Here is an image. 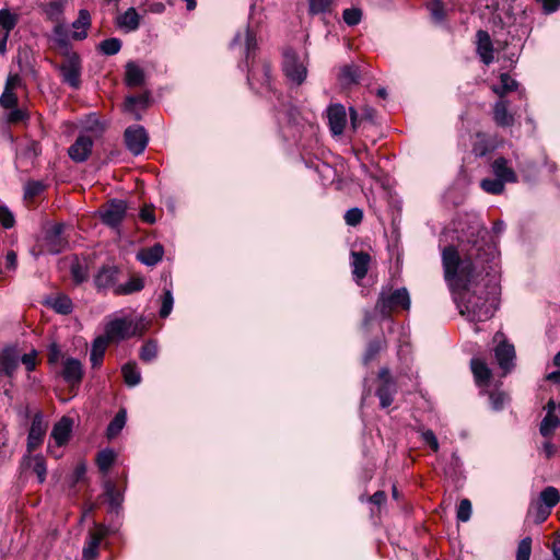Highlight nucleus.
Wrapping results in <instances>:
<instances>
[{
	"mask_svg": "<svg viewBox=\"0 0 560 560\" xmlns=\"http://www.w3.org/2000/svg\"><path fill=\"white\" fill-rule=\"evenodd\" d=\"M307 56H299L294 50L287 49L283 54V72L288 80L301 85L307 77Z\"/></svg>",
	"mask_w": 560,
	"mask_h": 560,
	"instance_id": "3",
	"label": "nucleus"
},
{
	"mask_svg": "<svg viewBox=\"0 0 560 560\" xmlns=\"http://www.w3.org/2000/svg\"><path fill=\"white\" fill-rule=\"evenodd\" d=\"M164 254V248L161 244H155L152 247L144 248L138 253V259L147 266H153L159 262Z\"/></svg>",
	"mask_w": 560,
	"mask_h": 560,
	"instance_id": "24",
	"label": "nucleus"
},
{
	"mask_svg": "<svg viewBox=\"0 0 560 560\" xmlns=\"http://www.w3.org/2000/svg\"><path fill=\"white\" fill-rule=\"evenodd\" d=\"M332 8V0H308V13L311 15L329 13Z\"/></svg>",
	"mask_w": 560,
	"mask_h": 560,
	"instance_id": "40",
	"label": "nucleus"
},
{
	"mask_svg": "<svg viewBox=\"0 0 560 560\" xmlns=\"http://www.w3.org/2000/svg\"><path fill=\"white\" fill-rule=\"evenodd\" d=\"M530 509L534 510L536 523L545 522L551 513V511L548 510V508H545V505L540 504L537 501L532 503Z\"/></svg>",
	"mask_w": 560,
	"mask_h": 560,
	"instance_id": "54",
	"label": "nucleus"
},
{
	"mask_svg": "<svg viewBox=\"0 0 560 560\" xmlns=\"http://www.w3.org/2000/svg\"><path fill=\"white\" fill-rule=\"evenodd\" d=\"M85 129L92 131L94 136H100L104 131L103 125L95 116H89L85 121Z\"/></svg>",
	"mask_w": 560,
	"mask_h": 560,
	"instance_id": "60",
	"label": "nucleus"
},
{
	"mask_svg": "<svg viewBox=\"0 0 560 560\" xmlns=\"http://www.w3.org/2000/svg\"><path fill=\"white\" fill-rule=\"evenodd\" d=\"M62 224H55L47 232L46 241L48 245L49 252L57 254L62 250L66 245L65 240L62 238Z\"/></svg>",
	"mask_w": 560,
	"mask_h": 560,
	"instance_id": "21",
	"label": "nucleus"
},
{
	"mask_svg": "<svg viewBox=\"0 0 560 560\" xmlns=\"http://www.w3.org/2000/svg\"><path fill=\"white\" fill-rule=\"evenodd\" d=\"M398 307L409 310L410 296L408 291L405 288H400L394 291L383 290L375 306L376 311H378L382 315L387 316L390 314V312L397 310Z\"/></svg>",
	"mask_w": 560,
	"mask_h": 560,
	"instance_id": "4",
	"label": "nucleus"
},
{
	"mask_svg": "<svg viewBox=\"0 0 560 560\" xmlns=\"http://www.w3.org/2000/svg\"><path fill=\"white\" fill-rule=\"evenodd\" d=\"M371 256L364 252H352L351 253V266L354 278L360 281L362 280L369 270Z\"/></svg>",
	"mask_w": 560,
	"mask_h": 560,
	"instance_id": "19",
	"label": "nucleus"
},
{
	"mask_svg": "<svg viewBox=\"0 0 560 560\" xmlns=\"http://www.w3.org/2000/svg\"><path fill=\"white\" fill-rule=\"evenodd\" d=\"M0 25L9 32L15 26V18L7 10L0 11Z\"/></svg>",
	"mask_w": 560,
	"mask_h": 560,
	"instance_id": "59",
	"label": "nucleus"
},
{
	"mask_svg": "<svg viewBox=\"0 0 560 560\" xmlns=\"http://www.w3.org/2000/svg\"><path fill=\"white\" fill-rule=\"evenodd\" d=\"M125 81L130 88L140 86L144 81L143 70L133 61H129L126 65Z\"/></svg>",
	"mask_w": 560,
	"mask_h": 560,
	"instance_id": "28",
	"label": "nucleus"
},
{
	"mask_svg": "<svg viewBox=\"0 0 560 560\" xmlns=\"http://www.w3.org/2000/svg\"><path fill=\"white\" fill-rule=\"evenodd\" d=\"M560 501V492L557 488L549 486L546 487L539 494L537 502L548 508V510H552Z\"/></svg>",
	"mask_w": 560,
	"mask_h": 560,
	"instance_id": "33",
	"label": "nucleus"
},
{
	"mask_svg": "<svg viewBox=\"0 0 560 560\" xmlns=\"http://www.w3.org/2000/svg\"><path fill=\"white\" fill-rule=\"evenodd\" d=\"M117 24L127 32L136 31L140 25V15L135 8H129L124 14L117 18Z\"/></svg>",
	"mask_w": 560,
	"mask_h": 560,
	"instance_id": "26",
	"label": "nucleus"
},
{
	"mask_svg": "<svg viewBox=\"0 0 560 560\" xmlns=\"http://www.w3.org/2000/svg\"><path fill=\"white\" fill-rule=\"evenodd\" d=\"M470 368L476 383L479 386L487 385L491 376V371L487 364L482 360L474 358L470 361Z\"/></svg>",
	"mask_w": 560,
	"mask_h": 560,
	"instance_id": "25",
	"label": "nucleus"
},
{
	"mask_svg": "<svg viewBox=\"0 0 560 560\" xmlns=\"http://www.w3.org/2000/svg\"><path fill=\"white\" fill-rule=\"evenodd\" d=\"M104 494L112 510L117 511L124 501V497L122 493L119 490H117L116 485L113 481H105Z\"/></svg>",
	"mask_w": 560,
	"mask_h": 560,
	"instance_id": "29",
	"label": "nucleus"
},
{
	"mask_svg": "<svg viewBox=\"0 0 560 560\" xmlns=\"http://www.w3.org/2000/svg\"><path fill=\"white\" fill-rule=\"evenodd\" d=\"M19 365V358L13 350H4L0 357V366L2 371L11 375Z\"/></svg>",
	"mask_w": 560,
	"mask_h": 560,
	"instance_id": "37",
	"label": "nucleus"
},
{
	"mask_svg": "<svg viewBox=\"0 0 560 560\" xmlns=\"http://www.w3.org/2000/svg\"><path fill=\"white\" fill-rule=\"evenodd\" d=\"M493 119L497 125L510 127L514 124V116L508 110V103L503 100L497 102L493 107Z\"/></svg>",
	"mask_w": 560,
	"mask_h": 560,
	"instance_id": "23",
	"label": "nucleus"
},
{
	"mask_svg": "<svg viewBox=\"0 0 560 560\" xmlns=\"http://www.w3.org/2000/svg\"><path fill=\"white\" fill-rule=\"evenodd\" d=\"M378 377L382 382L381 386L376 390V395L380 398V404L382 408H387L392 405L394 400V395L396 394V383L390 376L389 370L384 368L381 369L378 373Z\"/></svg>",
	"mask_w": 560,
	"mask_h": 560,
	"instance_id": "6",
	"label": "nucleus"
},
{
	"mask_svg": "<svg viewBox=\"0 0 560 560\" xmlns=\"http://www.w3.org/2000/svg\"><path fill=\"white\" fill-rule=\"evenodd\" d=\"M343 21L349 26H354L361 22L362 11L357 8L346 9L342 13Z\"/></svg>",
	"mask_w": 560,
	"mask_h": 560,
	"instance_id": "50",
	"label": "nucleus"
},
{
	"mask_svg": "<svg viewBox=\"0 0 560 560\" xmlns=\"http://www.w3.org/2000/svg\"><path fill=\"white\" fill-rule=\"evenodd\" d=\"M108 529L98 525L94 532H90L82 550L84 560H95L98 557V548L102 540L107 536Z\"/></svg>",
	"mask_w": 560,
	"mask_h": 560,
	"instance_id": "8",
	"label": "nucleus"
},
{
	"mask_svg": "<svg viewBox=\"0 0 560 560\" xmlns=\"http://www.w3.org/2000/svg\"><path fill=\"white\" fill-rule=\"evenodd\" d=\"M126 420H127L126 410L125 409L119 410L107 427V430H106L107 438L108 439L116 438L120 433V431L124 429V427L126 424Z\"/></svg>",
	"mask_w": 560,
	"mask_h": 560,
	"instance_id": "34",
	"label": "nucleus"
},
{
	"mask_svg": "<svg viewBox=\"0 0 560 560\" xmlns=\"http://www.w3.org/2000/svg\"><path fill=\"white\" fill-rule=\"evenodd\" d=\"M125 383L130 386H137L141 382V373L137 369L136 363L129 362L121 368Z\"/></svg>",
	"mask_w": 560,
	"mask_h": 560,
	"instance_id": "36",
	"label": "nucleus"
},
{
	"mask_svg": "<svg viewBox=\"0 0 560 560\" xmlns=\"http://www.w3.org/2000/svg\"><path fill=\"white\" fill-rule=\"evenodd\" d=\"M18 104V96L14 92L4 90L0 96V105L3 108H14Z\"/></svg>",
	"mask_w": 560,
	"mask_h": 560,
	"instance_id": "57",
	"label": "nucleus"
},
{
	"mask_svg": "<svg viewBox=\"0 0 560 560\" xmlns=\"http://www.w3.org/2000/svg\"><path fill=\"white\" fill-rule=\"evenodd\" d=\"M428 8L435 21L440 22L444 19V7L441 0H432Z\"/></svg>",
	"mask_w": 560,
	"mask_h": 560,
	"instance_id": "58",
	"label": "nucleus"
},
{
	"mask_svg": "<svg viewBox=\"0 0 560 560\" xmlns=\"http://www.w3.org/2000/svg\"><path fill=\"white\" fill-rule=\"evenodd\" d=\"M143 288V280L141 278H131L125 284L118 285L115 288L114 292L116 294H130L133 292H138Z\"/></svg>",
	"mask_w": 560,
	"mask_h": 560,
	"instance_id": "43",
	"label": "nucleus"
},
{
	"mask_svg": "<svg viewBox=\"0 0 560 560\" xmlns=\"http://www.w3.org/2000/svg\"><path fill=\"white\" fill-rule=\"evenodd\" d=\"M532 553V538H523L517 546L516 560H529Z\"/></svg>",
	"mask_w": 560,
	"mask_h": 560,
	"instance_id": "47",
	"label": "nucleus"
},
{
	"mask_svg": "<svg viewBox=\"0 0 560 560\" xmlns=\"http://www.w3.org/2000/svg\"><path fill=\"white\" fill-rule=\"evenodd\" d=\"M46 304L59 314H69L72 311L71 300L63 294L48 298Z\"/></svg>",
	"mask_w": 560,
	"mask_h": 560,
	"instance_id": "32",
	"label": "nucleus"
},
{
	"mask_svg": "<svg viewBox=\"0 0 560 560\" xmlns=\"http://www.w3.org/2000/svg\"><path fill=\"white\" fill-rule=\"evenodd\" d=\"M117 454L110 448L103 450L97 455V466L103 474H106L114 462L116 460Z\"/></svg>",
	"mask_w": 560,
	"mask_h": 560,
	"instance_id": "39",
	"label": "nucleus"
},
{
	"mask_svg": "<svg viewBox=\"0 0 560 560\" xmlns=\"http://www.w3.org/2000/svg\"><path fill=\"white\" fill-rule=\"evenodd\" d=\"M60 72L62 82L73 89H78L81 84V61L77 54H68L66 59L56 66Z\"/></svg>",
	"mask_w": 560,
	"mask_h": 560,
	"instance_id": "5",
	"label": "nucleus"
},
{
	"mask_svg": "<svg viewBox=\"0 0 560 560\" xmlns=\"http://www.w3.org/2000/svg\"><path fill=\"white\" fill-rule=\"evenodd\" d=\"M45 186L42 182L38 180H31L27 182L24 187V197L26 199H32L36 196H38L43 190Z\"/></svg>",
	"mask_w": 560,
	"mask_h": 560,
	"instance_id": "51",
	"label": "nucleus"
},
{
	"mask_svg": "<svg viewBox=\"0 0 560 560\" xmlns=\"http://www.w3.org/2000/svg\"><path fill=\"white\" fill-rule=\"evenodd\" d=\"M0 223L4 229H11L14 226L15 219L9 208L0 202Z\"/></svg>",
	"mask_w": 560,
	"mask_h": 560,
	"instance_id": "52",
	"label": "nucleus"
},
{
	"mask_svg": "<svg viewBox=\"0 0 560 560\" xmlns=\"http://www.w3.org/2000/svg\"><path fill=\"white\" fill-rule=\"evenodd\" d=\"M457 240L471 244L462 258L453 246L442 252L444 277L455 293L463 316L471 322L491 318L498 307L500 285L494 249L485 244L487 233L478 217L465 214L453 222Z\"/></svg>",
	"mask_w": 560,
	"mask_h": 560,
	"instance_id": "1",
	"label": "nucleus"
},
{
	"mask_svg": "<svg viewBox=\"0 0 560 560\" xmlns=\"http://www.w3.org/2000/svg\"><path fill=\"white\" fill-rule=\"evenodd\" d=\"M327 118L334 136L342 135L347 125L346 108L341 104H332L327 108Z\"/></svg>",
	"mask_w": 560,
	"mask_h": 560,
	"instance_id": "12",
	"label": "nucleus"
},
{
	"mask_svg": "<svg viewBox=\"0 0 560 560\" xmlns=\"http://www.w3.org/2000/svg\"><path fill=\"white\" fill-rule=\"evenodd\" d=\"M22 86H23V81L19 74H16V73L9 74L7 82H5L4 90L14 92V90L22 88Z\"/></svg>",
	"mask_w": 560,
	"mask_h": 560,
	"instance_id": "62",
	"label": "nucleus"
},
{
	"mask_svg": "<svg viewBox=\"0 0 560 560\" xmlns=\"http://www.w3.org/2000/svg\"><path fill=\"white\" fill-rule=\"evenodd\" d=\"M147 327L148 325L142 317L137 319L128 316L114 317L106 323L103 337L108 342H119L135 336H142Z\"/></svg>",
	"mask_w": 560,
	"mask_h": 560,
	"instance_id": "2",
	"label": "nucleus"
},
{
	"mask_svg": "<svg viewBox=\"0 0 560 560\" xmlns=\"http://www.w3.org/2000/svg\"><path fill=\"white\" fill-rule=\"evenodd\" d=\"M358 68L352 65L343 66L338 74V80L341 86L347 88L358 82Z\"/></svg>",
	"mask_w": 560,
	"mask_h": 560,
	"instance_id": "35",
	"label": "nucleus"
},
{
	"mask_svg": "<svg viewBox=\"0 0 560 560\" xmlns=\"http://www.w3.org/2000/svg\"><path fill=\"white\" fill-rule=\"evenodd\" d=\"M61 375L70 386L79 385L83 377L82 363L74 358H68L63 361Z\"/></svg>",
	"mask_w": 560,
	"mask_h": 560,
	"instance_id": "15",
	"label": "nucleus"
},
{
	"mask_svg": "<svg viewBox=\"0 0 560 560\" xmlns=\"http://www.w3.org/2000/svg\"><path fill=\"white\" fill-rule=\"evenodd\" d=\"M127 205L124 200H112L101 211L102 220L109 226L118 225L125 218Z\"/></svg>",
	"mask_w": 560,
	"mask_h": 560,
	"instance_id": "9",
	"label": "nucleus"
},
{
	"mask_svg": "<svg viewBox=\"0 0 560 560\" xmlns=\"http://www.w3.org/2000/svg\"><path fill=\"white\" fill-rule=\"evenodd\" d=\"M23 466L32 469L37 476L38 481L43 483L46 479L47 467L46 462L42 455L32 456L30 453L23 458Z\"/></svg>",
	"mask_w": 560,
	"mask_h": 560,
	"instance_id": "20",
	"label": "nucleus"
},
{
	"mask_svg": "<svg viewBox=\"0 0 560 560\" xmlns=\"http://www.w3.org/2000/svg\"><path fill=\"white\" fill-rule=\"evenodd\" d=\"M121 48V42L118 38H108L100 44V49L103 54L112 56L116 55Z\"/></svg>",
	"mask_w": 560,
	"mask_h": 560,
	"instance_id": "46",
	"label": "nucleus"
},
{
	"mask_svg": "<svg viewBox=\"0 0 560 560\" xmlns=\"http://www.w3.org/2000/svg\"><path fill=\"white\" fill-rule=\"evenodd\" d=\"M70 269L75 283H81L88 279L89 275L85 262H81L79 259L74 258L71 262Z\"/></svg>",
	"mask_w": 560,
	"mask_h": 560,
	"instance_id": "42",
	"label": "nucleus"
},
{
	"mask_svg": "<svg viewBox=\"0 0 560 560\" xmlns=\"http://www.w3.org/2000/svg\"><path fill=\"white\" fill-rule=\"evenodd\" d=\"M481 188L492 195H499L504 191L505 184L502 179L495 178H485L480 183Z\"/></svg>",
	"mask_w": 560,
	"mask_h": 560,
	"instance_id": "41",
	"label": "nucleus"
},
{
	"mask_svg": "<svg viewBox=\"0 0 560 560\" xmlns=\"http://www.w3.org/2000/svg\"><path fill=\"white\" fill-rule=\"evenodd\" d=\"M363 219V212L359 208L349 209L345 214V221L348 225L355 226Z\"/></svg>",
	"mask_w": 560,
	"mask_h": 560,
	"instance_id": "55",
	"label": "nucleus"
},
{
	"mask_svg": "<svg viewBox=\"0 0 560 560\" xmlns=\"http://www.w3.org/2000/svg\"><path fill=\"white\" fill-rule=\"evenodd\" d=\"M491 170L493 175L499 179H502L504 184L516 183L518 179L515 171L503 156H499L493 160L491 163Z\"/></svg>",
	"mask_w": 560,
	"mask_h": 560,
	"instance_id": "16",
	"label": "nucleus"
},
{
	"mask_svg": "<svg viewBox=\"0 0 560 560\" xmlns=\"http://www.w3.org/2000/svg\"><path fill=\"white\" fill-rule=\"evenodd\" d=\"M517 89V82L506 73L500 75V84L493 85L492 91L501 98L509 92Z\"/></svg>",
	"mask_w": 560,
	"mask_h": 560,
	"instance_id": "38",
	"label": "nucleus"
},
{
	"mask_svg": "<svg viewBox=\"0 0 560 560\" xmlns=\"http://www.w3.org/2000/svg\"><path fill=\"white\" fill-rule=\"evenodd\" d=\"M174 299L171 289H166L164 291L163 298H162V305L160 310V316L165 318L167 317L172 310H173Z\"/></svg>",
	"mask_w": 560,
	"mask_h": 560,
	"instance_id": "49",
	"label": "nucleus"
},
{
	"mask_svg": "<svg viewBox=\"0 0 560 560\" xmlns=\"http://www.w3.org/2000/svg\"><path fill=\"white\" fill-rule=\"evenodd\" d=\"M72 432V420L67 417H62L57 423H55L50 438L52 439L56 446L60 447L67 444L70 434Z\"/></svg>",
	"mask_w": 560,
	"mask_h": 560,
	"instance_id": "17",
	"label": "nucleus"
},
{
	"mask_svg": "<svg viewBox=\"0 0 560 560\" xmlns=\"http://www.w3.org/2000/svg\"><path fill=\"white\" fill-rule=\"evenodd\" d=\"M44 11L48 19L58 22L63 12V2L61 0H52L44 5Z\"/></svg>",
	"mask_w": 560,
	"mask_h": 560,
	"instance_id": "44",
	"label": "nucleus"
},
{
	"mask_svg": "<svg viewBox=\"0 0 560 560\" xmlns=\"http://www.w3.org/2000/svg\"><path fill=\"white\" fill-rule=\"evenodd\" d=\"M140 218L143 222L153 224L155 222L154 207L144 206L140 211Z\"/></svg>",
	"mask_w": 560,
	"mask_h": 560,
	"instance_id": "63",
	"label": "nucleus"
},
{
	"mask_svg": "<svg viewBox=\"0 0 560 560\" xmlns=\"http://www.w3.org/2000/svg\"><path fill=\"white\" fill-rule=\"evenodd\" d=\"M140 359L143 362H151L158 357V343L155 340H148L140 349Z\"/></svg>",
	"mask_w": 560,
	"mask_h": 560,
	"instance_id": "45",
	"label": "nucleus"
},
{
	"mask_svg": "<svg viewBox=\"0 0 560 560\" xmlns=\"http://www.w3.org/2000/svg\"><path fill=\"white\" fill-rule=\"evenodd\" d=\"M117 273L115 267H103L95 277V284L101 289L110 288L116 281Z\"/></svg>",
	"mask_w": 560,
	"mask_h": 560,
	"instance_id": "30",
	"label": "nucleus"
},
{
	"mask_svg": "<svg viewBox=\"0 0 560 560\" xmlns=\"http://www.w3.org/2000/svg\"><path fill=\"white\" fill-rule=\"evenodd\" d=\"M93 140L90 136L80 135L74 143L68 149L69 156L78 163L88 160L92 152Z\"/></svg>",
	"mask_w": 560,
	"mask_h": 560,
	"instance_id": "13",
	"label": "nucleus"
},
{
	"mask_svg": "<svg viewBox=\"0 0 560 560\" xmlns=\"http://www.w3.org/2000/svg\"><path fill=\"white\" fill-rule=\"evenodd\" d=\"M489 398H490L492 408L494 410H499L503 407L508 397L502 392H492V393H490Z\"/></svg>",
	"mask_w": 560,
	"mask_h": 560,
	"instance_id": "61",
	"label": "nucleus"
},
{
	"mask_svg": "<svg viewBox=\"0 0 560 560\" xmlns=\"http://www.w3.org/2000/svg\"><path fill=\"white\" fill-rule=\"evenodd\" d=\"M494 354L500 368L508 371L515 355L514 347L505 342H500L494 349Z\"/></svg>",
	"mask_w": 560,
	"mask_h": 560,
	"instance_id": "22",
	"label": "nucleus"
},
{
	"mask_svg": "<svg viewBox=\"0 0 560 560\" xmlns=\"http://www.w3.org/2000/svg\"><path fill=\"white\" fill-rule=\"evenodd\" d=\"M422 439L434 452L439 450V442L432 430L423 431Z\"/></svg>",
	"mask_w": 560,
	"mask_h": 560,
	"instance_id": "64",
	"label": "nucleus"
},
{
	"mask_svg": "<svg viewBox=\"0 0 560 560\" xmlns=\"http://www.w3.org/2000/svg\"><path fill=\"white\" fill-rule=\"evenodd\" d=\"M148 140V135L141 126H131L125 131L126 145L135 155H139L144 151Z\"/></svg>",
	"mask_w": 560,
	"mask_h": 560,
	"instance_id": "7",
	"label": "nucleus"
},
{
	"mask_svg": "<svg viewBox=\"0 0 560 560\" xmlns=\"http://www.w3.org/2000/svg\"><path fill=\"white\" fill-rule=\"evenodd\" d=\"M91 16L86 10H81L79 12L78 19L72 23V27L74 32L72 37L74 39H83L86 37V28L90 26Z\"/></svg>",
	"mask_w": 560,
	"mask_h": 560,
	"instance_id": "31",
	"label": "nucleus"
},
{
	"mask_svg": "<svg viewBox=\"0 0 560 560\" xmlns=\"http://www.w3.org/2000/svg\"><path fill=\"white\" fill-rule=\"evenodd\" d=\"M471 502L468 499H463L457 509V520L460 522H468L471 516Z\"/></svg>",
	"mask_w": 560,
	"mask_h": 560,
	"instance_id": "53",
	"label": "nucleus"
},
{
	"mask_svg": "<svg viewBox=\"0 0 560 560\" xmlns=\"http://www.w3.org/2000/svg\"><path fill=\"white\" fill-rule=\"evenodd\" d=\"M47 431V423L42 413H36L33 418L28 436H27V453L35 451L44 441Z\"/></svg>",
	"mask_w": 560,
	"mask_h": 560,
	"instance_id": "10",
	"label": "nucleus"
},
{
	"mask_svg": "<svg viewBox=\"0 0 560 560\" xmlns=\"http://www.w3.org/2000/svg\"><path fill=\"white\" fill-rule=\"evenodd\" d=\"M242 46L245 50L246 63H249L250 56L257 48V38L255 31L247 25L244 30L236 33L232 46Z\"/></svg>",
	"mask_w": 560,
	"mask_h": 560,
	"instance_id": "11",
	"label": "nucleus"
},
{
	"mask_svg": "<svg viewBox=\"0 0 560 560\" xmlns=\"http://www.w3.org/2000/svg\"><path fill=\"white\" fill-rule=\"evenodd\" d=\"M477 52L483 63L490 65L493 61L492 42L486 31L477 32Z\"/></svg>",
	"mask_w": 560,
	"mask_h": 560,
	"instance_id": "18",
	"label": "nucleus"
},
{
	"mask_svg": "<svg viewBox=\"0 0 560 560\" xmlns=\"http://www.w3.org/2000/svg\"><path fill=\"white\" fill-rule=\"evenodd\" d=\"M547 413L540 423V434L550 438L555 430L560 425V412L553 400H549L546 406Z\"/></svg>",
	"mask_w": 560,
	"mask_h": 560,
	"instance_id": "14",
	"label": "nucleus"
},
{
	"mask_svg": "<svg viewBox=\"0 0 560 560\" xmlns=\"http://www.w3.org/2000/svg\"><path fill=\"white\" fill-rule=\"evenodd\" d=\"M108 341L105 337L98 336L92 343L90 360L93 368H98L103 361Z\"/></svg>",
	"mask_w": 560,
	"mask_h": 560,
	"instance_id": "27",
	"label": "nucleus"
},
{
	"mask_svg": "<svg viewBox=\"0 0 560 560\" xmlns=\"http://www.w3.org/2000/svg\"><path fill=\"white\" fill-rule=\"evenodd\" d=\"M247 67H249V65ZM261 70H262V77L259 78L257 71L248 68V75H247L248 82L252 83V80H261L262 83L269 85L270 78H271L270 66L268 63H264L261 67Z\"/></svg>",
	"mask_w": 560,
	"mask_h": 560,
	"instance_id": "48",
	"label": "nucleus"
},
{
	"mask_svg": "<svg viewBox=\"0 0 560 560\" xmlns=\"http://www.w3.org/2000/svg\"><path fill=\"white\" fill-rule=\"evenodd\" d=\"M52 36H54L55 42L58 43L60 46H67L68 33H67V28L63 24L57 23L55 25Z\"/></svg>",
	"mask_w": 560,
	"mask_h": 560,
	"instance_id": "56",
	"label": "nucleus"
}]
</instances>
